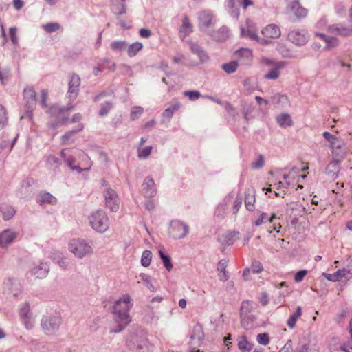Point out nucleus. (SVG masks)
Returning <instances> with one entry per match:
<instances>
[{
    "mask_svg": "<svg viewBox=\"0 0 352 352\" xmlns=\"http://www.w3.org/2000/svg\"><path fill=\"white\" fill-rule=\"evenodd\" d=\"M133 305V300L129 294L122 295L115 302L113 314V320L117 324V327L111 329V332H120L129 324L131 322L129 311Z\"/></svg>",
    "mask_w": 352,
    "mask_h": 352,
    "instance_id": "nucleus-1",
    "label": "nucleus"
},
{
    "mask_svg": "<svg viewBox=\"0 0 352 352\" xmlns=\"http://www.w3.org/2000/svg\"><path fill=\"white\" fill-rule=\"evenodd\" d=\"M91 228L98 232L104 233L109 227V219L107 214L102 210L93 212L89 217Z\"/></svg>",
    "mask_w": 352,
    "mask_h": 352,
    "instance_id": "nucleus-2",
    "label": "nucleus"
},
{
    "mask_svg": "<svg viewBox=\"0 0 352 352\" xmlns=\"http://www.w3.org/2000/svg\"><path fill=\"white\" fill-rule=\"evenodd\" d=\"M74 108L73 106L68 107L67 108H58L56 107H53L51 109L52 113L56 115L58 122L61 124H67L70 123H78L80 124V122L82 120V116L80 113H78L73 116L72 119H69L68 116V111L72 110Z\"/></svg>",
    "mask_w": 352,
    "mask_h": 352,
    "instance_id": "nucleus-3",
    "label": "nucleus"
},
{
    "mask_svg": "<svg viewBox=\"0 0 352 352\" xmlns=\"http://www.w3.org/2000/svg\"><path fill=\"white\" fill-rule=\"evenodd\" d=\"M67 149H63L61 151V156L63 158H64L66 164L67 166L72 170H76L78 173H82V171H87L91 169V167L92 166V162L89 158V157L84 153H82L81 157L82 160V163H81L80 165L74 166V164L75 162L74 160L72 157H67L66 151Z\"/></svg>",
    "mask_w": 352,
    "mask_h": 352,
    "instance_id": "nucleus-4",
    "label": "nucleus"
},
{
    "mask_svg": "<svg viewBox=\"0 0 352 352\" xmlns=\"http://www.w3.org/2000/svg\"><path fill=\"white\" fill-rule=\"evenodd\" d=\"M69 250L78 258H83L93 252V249L89 244L78 239L70 241Z\"/></svg>",
    "mask_w": 352,
    "mask_h": 352,
    "instance_id": "nucleus-5",
    "label": "nucleus"
},
{
    "mask_svg": "<svg viewBox=\"0 0 352 352\" xmlns=\"http://www.w3.org/2000/svg\"><path fill=\"white\" fill-rule=\"evenodd\" d=\"M261 63L270 68V72L265 75V78L268 80L277 79L280 76V70L285 66L283 62H276L266 57H263Z\"/></svg>",
    "mask_w": 352,
    "mask_h": 352,
    "instance_id": "nucleus-6",
    "label": "nucleus"
},
{
    "mask_svg": "<svg viewBox=\"0 0 352 352\" xmlns=\"http://www.w3.org/2000/svg\"><path fill=\"white\" fill-rule=\"evenodd\" d=\"M261 34L263 36L259 40V43L268 45L271 43L272 39L278 38L281 35L280 28L276 24H269L262 30Z\"/></svg>",
    "mask_w": 352,
    "mask_h": 352,
    "instance_id": "nucleus-7",
    "label": "nucleus"
},
{
    "mask_svg": "<svg viewBox=\"0 0 352 352\" xmlns=\"http://www.w3.org/2000/svg\"><path fill=\"white\" fill-rule=\"evenodd\" d=\"M188 232V226L179 221H173L170 223L168 233L174 239L184 238Z\"/></svg>",
    "mask_w": 352,
    "mask_h": 352,
    "instance_id": "nucleus-8",
    "label": "nucleus"
},
{
    "mask_svg": "<svg viewBox=\"0 0 352 352\" xmlns=\"http://www.w3.org/2000/svg\"><path fill=\"white\" fill-rule=\"evenodd\" d=\"M61 318L58 316H46L42 319L41 327L47 333H53L56 331L60 325Z\"/></svg>",
    "mask_w": 352,
    "mask_h": 352,
    "instance_id": "nucleus-9",
    "label": "nucleus"
},
{
    "mask_svg": "<svg viewBox=\"0 0 352 352\" xmlns=\"http://www.w3.org/2000/svg\"><path fill=\"white\" fill-rule=\"evenodd\" d=\"M105 206L111 212H116L119 209V199L115 190L107 188L104 192Z\"/></svg>",
    "mask_w": 352,
    "mask_h": 352,
    "instance_id": "nucleus-10",
    "label": "nucleus"
},
{
    "mask_svg": "<svg viewBox=\"0 0 352 352\" xmlns=\"http://www.w3.org/2000/svg\"><path fill=\"white\" fill-rule=\"evenodd\" d=\"M309 38V34L305 30H294L288 34V39L297 45H305Z\"/></svg>",
    "mask_w": 352,
    "mask_h": 352,
    "instance_id": "nucleus-11",
    "label": "nucleus"
},
{
    "mask_svg": "<svg viewBox=\"0 0 352 352\" xmlns=\"http://www.w3.org/2000/svg\"><path fill=\"white\" fill-rule=\"evenodd\" d=\"M234 56L241 64L249 65L252 61V51L249 48H241L234 52Z\"/></svg>",
    "mask_w": 352,
    "mask_h": 352,
    "instance_id": "nucleus-12",
    "label": "nucleus"
},
{
    "mask_svg": "<svg viewBox=\"0 0 352 352\" xmlns=\"http://www.w3.org/2000/svg\"><path fill=\"white\" fill-rule=\"evenodd\" d=\"M322 135L329 142V147L333 152L340 149L344 146V141L341 138L331 134L329 132L325 131Z\"/></svg>",
    "mask_w": 352,
    "mask_h": 352,
    "instance_id": "nucleus-13",
    "label": "nucleus"
},
{
    "mask_svg": "<svg viewBox=\"0 0 352 352\" xmlns=\"http://www.w3.org/2000/svg\"><path fill=\"white\" fill-rule=\"evenodd\" d=\"M241 34L242 36L248 37L252 40L256 41L258 43L261 40V38L257 34V30L254 25L249 21H247V28H241Z\"/></svg>",
    "mask_w": 352,
    "mask_h": 352,
    "instance_id": "nucleus-14",
    "label": "nucleus"
},
{
    "mask_svg": "<svg viewBox=\"0 0 352 352\" xmlns=\"http://www.w3.org/2000/svg\"><path fill=\"white\" fill-rule=\"evenodd\" d=\"M327 30L334 34L342 36H349L352 34V28L350 26H344L338 24L329 25Z\"/></svg>",
    "mask_w": 352,
    "mask_h": 352,
    "instance_id": "nucleus-15",
    "label": "nucleus"
},
{
    "mask_svg": "<svg viewBox=\"0 0 352 352\" xmlns=\"http://www.w3.org/2000/svg\"><path fill=\"white\" fill-rule=\"evenodd\" d=\"M315 36L319 38L325 43L324 50H330L339 45V40L334 37L324 34L316 33Z\"/></svg>",
    "mask_w": 352,
    "mask_h": 352,
    "instance_id": "nucleus-16",
    "label": "nucleus"
},
{
    "mask_svg": "<svg viewBox=\"0 0 352 352\" xmlns=\"http://www.w3.org/2000/svg\"><path fill=\"white\" fill-rule=\"evenodd\" d=\"M142 190L145 195L148 197H154L156 195V186L151 177H146L142 184Z\"/></svg>",
    "mask_w": 352,
    "mask_h": 352,
    "instance_id": "nucleus-17",
    "label": "nucleus"
},
{
    "mask_svg": "<svg viewBox=\"0 0 352 352\" xmlns=\"http://www.w3.org/2000/svg\"><path fill=\"white\" fill-rule=\"evenodd\" d=\"M30 305L27 303L23 305L20 309V316L27 329H30L33 326V321L30 314Z\"/></svg>",
    "mask_w": 352,
    "mask_h": 352,
    "instance_id": "nucleus-18",
    "label": "nucleus"
},
{
    "mask_svg": "<svg viewBox=\"0 0 352 352\" xmlns=\"http://www.w3.org/2000/svg\"><path fill=\"white\" fill-rule=\"evenodd\" d=\"M80 84V78L78 76L74 74L71 76L69 82L68 94L70 98L74 99L77 96L78 87Z\"/></svg>",
    "mask_w": 352,
    "mask_h": 352,
    "instance_id": "nucleus-19",
    "label": "nucleus"
},
{
    "mask_svg": "<svg viewBox=\"0 0 352 352\" xmlns=\"http://www.w3.org/2000/svg\"><path fill=\"white\" fill-rule=\"evenodd\" d=\"M4 289L12 294L14 297H16L21 292L19 282L14 278H9L4 283Z\"/></svg>",
    "mask_w": 352,
    "mask_h": 352,
    "instance_id": "nucleus-20",
    "label": "nucleus"
},
{
    "mask_svg": "<svg viewBox=\"0 0 352 352\" xmlns=\"http://www.w3.org/2000/svg\"><path fill=\"white\" fill-rule=\"evenodd\" d=\"M17 234L16 232L6 229L0 233V245L2 247H6L9 243H12L16 237Z\"/></svg>",
    "mask_w": 352,
    "mask_h": 352,
    "instance_id": "nucleus-21",
    "label": "nucleus"
},
{
    "mask_svg": "<svg viewBox=\"0 0 352 352\" xmlns=\"http://www.w3.org/2000/svg\"><path fill=\"white\" fill-rule=\"evenodd\" d=\"M228 261L226 259H222L217 263L218 276L220 280L226 282L229 278V275L226 271Z\"/></svg>",
    "mask_w": 352,
    "mask_h": 352,
    "instance_id": "nucleus-22",
    "label": "nucleus"
},
{
    "mask_svg": "<svg viewBox=\"0 0 352 352\" xmlns=\"http://www.w3.org/2000/svg\"><path fill=\"white\" fill-rule=\"evenodd\" d=\"M84 128V126L82 124H78L76 129L72 131H69L67 133H65L61 137V142L63 144H68L70 143V140L73 138L74 135L77 133L78 132L81 131Z\"/></svg>",
    "mask_w": 352,
    "mask_h": 352,
    "instance_id": "nucleus-23",
    "label": "nucleus"
},
{
    "mask_svg": "<svg viewBox=\"0 0 352 352\" xmlns=\"http://www.w3.org/2000/svg\"><path fill=\"white\" fill-rule=\"evenodd\" d=\"M49 268L47 264L41 263L40 265L34 267L32 270V274L36 278H42L47 276Z\"/></svg>",
    "mask_w": 352,
    "mask_h": 352,
    "instance_id": "nucleus-24",
    "label": "nucleus"
},
{
    "mask_svg": "<svg viewBox=\"0 0 352 352\" xmlns=\"http://www.w3.org/2000/svg\"><path fill=\"white\" fill-rule=\"evenodd\" d=\"M23 97L28 105L32 106L36 102V91L32 87H27L23 91Z\"/></svg>",
    "mask_w": 352,
    "mask_h": 352,
    "instance_id": "nucleus-25",
    "label": "nucleus"
},
{
    "mask_svg": "<svg viewBox=\"0 0 352 352\" xmlns=\"http://www.w3.org/2000/svg\"><path fill=\"white\" fill-rule=\"evenodd\" d=\"M37 201L40 204H55L56 199L49 192H41L37 197Z\"/></svg>",
    "mask_w": 352,
    "mask_h": 352,
    "instance_id": "nucleus-26",
    "label": "nucleus"
},
{
    "mask_svg": "<svg viewBox=\"0 0 352 352\" xmlns=\"http://www.w3.org/2000/svg\"><path fill=\"white\" fill-rule=\"evenodd\" d=\"M276 122L281 127L291 126L293 122L288 113H282L276 117Z\"/></svg>",
    "mask_w": 352,
    "mask_h": 352,
    "instance_id": "nucleus-27",
    "label": "nucleus"
},
{
    "mask_svg": "<svg viewBox=\"0 0 352 352\" xmlns=\"http://www.w3.org/2000/svg\"><path fill=\"white\" fill-rule=\"evenodd\" d=\"M292 10L298 18L305 17L307 14V10L302 7L298 1L292 3Z\"/></svg>",
    "mask_w": 352,
    "mask_h": 352,
    "instance_id": "nucleus-28",
    "label": "nucleus"
},
{
    "mask_svg": "<svg viewBox=\"0 0 352 352\" xmlns=\"http://www.w3.org/2000/svg\"><path fill=\"white\" fill-rule=\"evenodd\" d=\"M253 344L248 341L245 336H242L239 338L238 347L242 352H247L252 350Z\"/></svg>",
    "mask_w": 352,
    "mask_h": 352,
    "instance_id": "nucleus-29",
    "label": "nucleus"
},
{
    "mask_svg": "<svg viewBox=\"0 0 352 352\" xmlns=\"http://www.w3.org/2000/svg\"><path fill=\"white\" fill-rule=\"evenodd\" d=\"M0 212L3 215V219L8 221L14 217L16 213V210L12 206H4L0 208Z\"/></svg>",
    "mask_w": 352,
    "mask_h": 352,
    "instance_id": "nucleus-30",
    "label": "nucleus"
},
{
    "mask_svg": "<svg viewBox=\"0 0 352 352\" xmlns=\"http://www.w3.org/2000/svg\"><path fill=\"white\" fill-rule=\"evenodd\" d=\"M192 32V25L187 16H185L180 28L179 33L181 36L185 37Z\"/></svg>",
    "mask_w": 352,
    "mask_h": 352,
    "instance_id": "nucleus-31",
    "label": "nucleus"
},
{
    "mask_svg": "<svg viewBox=\"0 0 352 352\" xmlns=\"http://www.w3.org/2000/svg\"><path fill=\"white\" fill-rule=\"evenodd\" d=\"M143 48V45L140 42H135L131 44L127 48V54L129 57L135 56Z\"/></svg>",
    "mask_w": 352,
    "mask_h": 352,
    "instance_id": "nucleus-32",
    "label": "nucleus"
},
{
    "mask_svg": "<svg viewBox=\"0 0 352 352\" xmlns=\"http://www.w3.org/2000/svg\"><path fill=\"white\" fill-rule=\"evenodd\" d=\"M302 316V308L298 306L296 308V312L291 315L287 320V325L290 329H293L296 323L297 320Z\"/></svg>",
    "mask_w": 352,
    "mask_h": 352,
    "instance_id": "nucleus-33",
    "label": "nucleus"
},
{
    "mask_svg": "<svg viewBox=\"0 0 352 352\" xmlns=\"http://www.w3.org/2000/svg\"><path fill=\"white\" fill-rule=\"evenodd\" d=\"M199 19L201 25L208 27L212 23L213 16L210 12L204 11L200 14Z\"/></svg>",
    "mask_w": 352,
    "mask_h": 352,
    "instance_id": "nucleus-34",
    "label": "nucleus"
},
{
    "mask_svg": "<svg viewBox=\"0 0 352 352\" xmlns=\"http://www.w3.org/2000/svg\"><path fill=\"white\" fill-rule=\"evenodd\" d=\"M179 107L180 103L179 102H175L170 105V107H169L168 108L166 109L162 113L163 117L166 118L168 119L171 118L174 112L178 110Z\"/></svg>",
    "mask_w": 352,
    "mask_h": 352,
    "instance_id": "nucleus-35",
    "label": "nucleus"
},
{
    "mask_svg": "<svg viewBox=\"0 0 352 352\" xmlns=\"http://www.w3.org/2000/svg\"><path fill=\"white\" fill-rule=\"evenodd\" d=\"M276 218V216L275 214H272L270 217H268V215L266 213L263 212L261 214L258 219L255 221L254 224L256 226H259L265 221H269L272 223Z\"/></svg>",
    "mask_w": 352,
    "mask_h": 352,
    "instance_id": "nucleus-36",
    "label": "nucleus"
},
{
    "mask_svg": "<svg viewBox=\"0 0 352 352\" xmlns=\"http://www.w3.org/2000/svg\"><path fill=\"white\" fill-rule=\"evenodd\" d=\"M191 50L193 53H195L199 56L201 61L204 62L208 58L206 54L198 45L192 43L191 45Z\"/></svg>",
    "mask_w": 352,
    "mask_h": 352,
    "instance_id": "nucleus-37",
    "label": "nucleus"
},
{
    "mask_svg": "<svg viewBox=\"0 0 352 352\" xmlns=\"http://www.w3.org/2000/svg\"><path fill=\"white\" fill-rule=\"evenodd\" d=\"M238 66L239 63L237 61H230L228 63L222 65L221 68L227 74H232L236 71Z\"/></svg>",
    "mask_w": 352,
    "mask_h": 352,
    "instance_id": "nucleus-38",
    "label": "nucleus"
},
{
    "mask_svg": "<svg viewBox=\"0 0 352 352\" xmlns=\"http://www.w3.org/2000/svg\"><path fill=\"white\" fill-rule=\"evenodd\" d=\"M152 259V253L149 250H144L141 257V264L144 267L150 265Z\"/></svg>",
    "mask_w": 352,
    "mask_h": 352,
    "instance_id": "nucleus-39",
    "label": "nucleus"
},
{
    "mask_svg": "<svg viewBox=\"0 0 352 352\" xmlns=\"http://www.w3.org/2000/svg\"><path fill=\"white\" fill-rule=\"evenodd\" d=\"M152 149H153V147L151 146H146L145 148L138 147V157L140 159L147 158L150 155V154L152 151Z\"/></svg>",
    "mask_w": 352,
    "mask_h": 352,
    "instance_id": "nucleus-40",
    "label": "nucleus"
},
{
    "mask_svg": "<svg viewBox=\"0 0 352 352\" xmlns=\"http://www.w3.org/2000/svg\"><path fill=\"white\" fill-rule=\"evenodd\" d=\"M144 112V109L140 106H135L131 109L130 113V118L132 120H135L139 118Z\"/></svg>",
    "mask_w": 352,
    "mask_h": 352,
    "instance_id": "nucleus-41",
    "label": "nucleus"
},
{
    "mask_svg": "<svg viewBox=\"0 0 352 352\" xmlns=\"http://www.w3.org/2000/svg\"><path fill=\"white\" fill-rule=\"evenodd\" d=\"M159 254L166 269L168 271H170L173 268V265L171 263L170 257L165 254L162 250L159 251Z\"/></svg>",
    "mask_w": 352,
    "mask_h": 352,
    "instance_id": "nucleus-42",
    "label": "nucleus"
},
{
    "mask_svg": "<svg viewBox=\"0 0 352 352\" xmlns=\"http://www.w3.org/2000/svg\"><path fill=\"white\" fill-rule=\"evenodd\" d=\"M204 337L202 326L197 324L194 327L193 333L191 336V339L197 338L198 340H202Z\"/></svg>",
    "mask_w": 352,
    "mask_h": 352,
    "instance_id": "nucleus-43",
    "label": "nucleus"
},
{
    "mask_svg": "<svg viewBox=\"0 0 352 352\" xmlns=\"http://www.w3.org/2000/svg\"><path fill=\"white\" fill-rule=\"evenodd\" d=\"M8 121V114L6 108L0 104V130L6 124Z\"/></svg>",
    "mask_w": 352,
    "mask_h": 352,
    "instance_id": "nucleus-44",
    "label": "nucleus"
},
{
    "mask_svg": "<svg viewBox=\"0 0 352 352\" xmlns=\"http://www.w3.org/2000/svg\"><path fill=\"white\" fill-rule=\"evenodd\" d=\"M126 47V43L124 41H113L111 44V48L115 52L122 51Z\"/></svg>",
    "mask_w": 352,
    "mask_h": 352,
    "instance_id": "nucleus-45",
    "label": "nucleus"
},
{
    "mask_svg": "<svg viewBox=\"0 0 352 352\" xmlns=\"http://www.w3.org/2000/svg\"><path fill=\"white\" fill-rule=\"evenodd\" d=\"M42 27L45 32L52 33L59 30L60 28V25L58 23H49L44 24Z\"/></svg>",
    "mask_w": 352,
    "mask_h": 352,
    "instance_id": "nucleus-46",
    "label": "nucleus"
},
{
    "mask_svg": "<svg viewBox=\"0 0 352 352\" xmlns=\"http://www.w3.org/2000/svg\"><path fill=\"white\" fill-rule=\"evenodd\" d=\"M254 203H255V198L254 196H251L250 195H247L245 198V204L246 206V208L252 211L254 209Z\"/></svg>",
    "mask_w": 352,
    "mask_h": 352,
    "instance_id": "nucleus-47",
    "label": "nucleus"
},
{
    "mask_svg": "<svg viewBox=\"0 0 352 352\" xmlns=\"http://www.w3.org/2000/svg\"><path fill=\"white\" fill-rule=\"evenodd\" d=\"M258 342L263 345H267L270 342L269 335L266 333H259L256 336Z\"/></svg>",
    "mask_w": 352,
    "mask_h": 352,
    "instance_id": "nucleus-48",
    "label": "nucleus"
},
{
    "mask_svg": "<svg viewBox=\"0 0 352 352\" xmlns=\"http://www.w3.org/2000/svg\"><path fill=\"white\" fill-rule=\"evenodd\" d=\"M252 309V302L249 300L243 301L241 306V314H247L251 311Z\"/></svg>",
    "mask_w": 352,
    "mask_h": 352,
    "instance_id": "nucleus-49",
    "label": "nucleus"
},
{
    "mask_svg": "<svg viewBox=\"0 0 352 352\" xmlns=\"http://www.w3.org/2000/svg\"><path fill=\"white\" fill-rule=\"evenodd\" d=\"M184 95L188 96L192 101L199 99L201 96L198 91H186L184 92Z\"/></svg>",
    "mask_w": 352,
    "mask_h": 352,
    "instance_id": "nucleus-50",
    "label": "nucleus"
},
{
    "mask_svg": "<svg viewBox=\"0 0 352 352\" xmlns=\"http://www.w3.org/2000/svg\"><path fill=\"white\" fill-rule=\"evenodd\" d=\"M251 270L253 273L258 274L263 270V268L259 261H254L252 264Z\"/></svg>",
    "mask_w": 352,
    "mask_h": 352,
    "instance_id": "nucleus-51",
    "label": "nucleus"
},
{
    "mask_svg": "<svg viewBox=\"0 0 352 352\" xmlns=\"http://www.w3.org/2000/svg\"><path fill=\"white\" fill-rule=\"evenodd\" d=\"M113 105L110 102H106L104 104L100 111V115L101 116H106L112 108Z\"/></svg>",
    "mask_w": 352,
    "mask_h": 352,
    "instance_id": "nucleus-52",
    "label": "nucleus"
},
{
    "mask_svg": "<svg viewBox=\"0 0 352 352\" xmlns=\"http://www.w3.org/2000/svg\"><path fill=\"white\" fill-rule=\"evenodd\" d=\"M307 274V271L305 270L298 271L294 276V280L299 283L303 280L305 276Z\"/></svg>",
    "mask_w": 352,
    "mask_h": 352,
    "instance_id": "nucleus-53",
    "label": "nucleus"
},
{
    "mask_svg": "<svg viewBox=\"0 0 352 352\" xmlns=\"http://www.w3.org/2000/svg\"><path fill=\"white\" fill-rule=\"evenodd\" d=\"M236 2L241 6L243 9H246L249 6H252L254 5V2L252 0H236Z\"/></svg>",
    "mask_w": 352,
    "mask_h": 352,
    "instance_id": "nucleus-54",
    "label": "nucleus"
},
{
    "mask_svg": "<svg viewBox=\"0 0 352 352\" xmlns=\"http://www.w3.org/2000/svg\"><path fill=\"white\" fill-rule=\"evenodd\" d=\"M259 301L262 305L265 306L269 303V296L265 292H262L259 296Z\"/></svg>",
    "mask_w": 352,
    "mask_h": 352,
    "instance_id": "nucleus-55",
    "label": "nucleus"
},
{
    "mask_svg": "<svg viewBox=\"0 0 352 352\" xmlns=\"http://www.w3.org/2000/svg\"><path fill=\"white\" fill-rule=\"evenodd\" d=\"M48 98V91L45 89L41 90V103L43 107H47V100Z\"/></svg>",
    "mask_w": 352,
    "mask_h": 352,
    "instance_id": "nucleus-56",
    "label": "nucleus"
},
{
    "mask_svg": "<svg viewBox=\"0 0 352 352\" xmlns=\"http://www.w3.org/2000/svg\"><path fill=\"white\" fill-rule=\"evenodd\" d=\"M10 36L11 40L14 44H16L17 38H16V28H10Z\"/></svg>",
    "mask_w": 352,
    "mask_h": 352,
    "instance_id": "nucleus-57",
    "label": "nucleus"
},
{
    "mask_svg": "<svg viewBox=\"0 0 352 352\" xmlns=\"http://www.w3.org/2000/svg\"><path fill=\"white\" fill-rule=\"evenodd\" d=\"M264 164V160L262 156H259L256 162L252 164V167L254 168H259Z\"/></svg>",
    "mask_w": 352,
    "mask_h": 352,
    "instance_id": "nucleus-58",
    "label": "nucleus"
},
{
    "mask_svg": "<svg viewBox=\"0 0 352 352\" xmlns=\"http://www.w3.org/2000/svg\"><path fill=\"white\" fill-rule=\"evenodd\" d=\"M140 36L142 38H148L151 35V32L148 29L142 28L140 30Z\"/></svg>",
    "mask_w": 352,
    "mask_h": 352,
    "instance_id": "nucleus-59",
    "label": "nucleus"
},
{
    "mask_svg": "<svg viewBox=\"0 0 352 352\" xmlns=\"http://www.w3.org/2000/svg\"><path fill=\"white\" fill-rule=\"evenodd\" d=\"M14 8L19 10L23 6V2L22 0H13Z\"/></svg>",
    "mask_w": 352,
    "mask_h": 352,
    "instance_id": "nucleus-60",
    "label": "nucleus"
},
{
    "mask_svg": "<svg viewBox=\"0 0 352 352\" xmlns=\"http://www.w3.org/2000/svg\"><path fill=\"white\" fill-rule=\"evenodd\" d=\"M9 75L10 72H6L5 73H3V72L0 71V80L2 82V83H5V80H7Z\"/></svg>",
    "mask_w": 352,
    "mask_h": 352,
    "instance_id": "nucleus-61",
    "label": "nucleus"
},
{
    "mask_svg": "<svg viewBox=\"0 0 352 352\" xmlns=\"http://www.w3.org/2000/svg\"><path fill=\"white\" fill-rule=\"evenodd\" d=\"M121 1H122V8H121L120 10L118 12V14H125L126 12V7L124 5L125 0H121Z\"/></svg>",
    "mask_w": 352,
    "mask_h": 352,
    "instance_id": "nucleus-62",
    "label": "nucleus"
},
{
    "mask_svg": "<svg viewBox=\"0 0 352 352\" xmlns=\"http://www.w3.org/2000/svg\"><path fill=\"white\" fill-rule=\"evenodd\" d=\"M186 300L184 298H182L179 300V306L182 308V309H184L186 308Z\"/></svg>",
    "mask_w": 352,
    "mask_h": 352,
    "instance_id": "nucleus-63",
    "label": "nucleus"
},
{
    "mask_svg": "<svg viewBox=\"0 0 352 352\" xmlns=\"http://www.w3.org/2000/svg\"><path fill=\"white\" fill-rule=\"evenodd\" d=\"M309 346L307 344H304L300 346L298 350V352H308Z\"/></svg>",
    "mask_w": 352,
    "mask_h": 352,
    "instance_id": "nucleus-64",
    "label": "nucleus"
}]
</instances>
